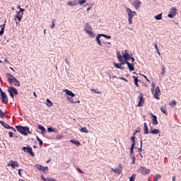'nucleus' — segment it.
<instances>
[{"label": "nucleus", "mask_w": 181, "mask_h": 181, "mask_svg": "<svg viewBox=\"0 0 181 181\" xmlns=\"http://www.w3.org/2000/svg\"><path fill=\"white\" fill-rule=\"evenodd\" d=\"M84 30L90 36V37H95V33L93 32V28L88 23L85 24Z\"/></svg>", "instance_id": "obj_1"}, {"label": "nucleus", "mask_w": 181, "mask_h": 181, "mask_svg": "<svg viewBox=\"0 0 181 181\" xmlns=\"http://www.w3.org/2000/svg\"><path fill=\"white\" fill-rule=\"evenodd\" d=\"M16 128L21 135H24L25 136H28V132L26 131H29V127L16 126Z\"/></svg>", "instance_id": "obj_2"}, {"label": "nucleus", "mask_w": 181, "mask_h": 181, "mask_svg": "<svg viewBox=\"0 0 181 181\" xmlns=\"http://www.w3.org/2000/svg\"><path fill=\"white\" fill-rule=\"evenodd\" d=\"M18 8L20 9L18 11L17 14L15 16V19H18V21H22V16H23V12H25V9L21 8V6H18Z\"/></svg>", "instance_id": "obj_3"}, {"label": "nucleus", "mask_w": 181, "mask_h": 181, "mask_svg": "<svg viewBox=\"0 0 181 181\" xmlns=\"http://www.w3.org/2000/svg\"><path fill=\"white\" fill-rule=\"evenodd\" d=\"M7 91L9 93L10 96L13 98V94L15 95H18V89L13 88V87H8Z\"/></svg>", "instance_id": "obj_4"}, {"label": "nucleus", "mask_w": 181, "mask_h": 181, "mask_svg": "<svg viewBox=\"0 0 181 181\" xmlns=\"http://www.w3.org/2000/svg\"><path fill=\"white\" fill-rule=\"evenodd\" d=\"M126 12L128 15L129 18H134V16H136V15H138L136 14V12L132 11V10L129 8H126Z\"/></svg>", "instance_id": "obj_5"}, {"label": "nucleus", "mask_w": 181, "mask_h": 181, "mask_svg": "<svg viewBox=\"0 0 181 181\" xmlns=\"http://www.w3.org/2000/svg\"><path fill=\"white\" fill-rule=\"evenodd\" d=\"M139 173H141V175H149V173H151V170L147 169L144 166H141L140 168L139 169Z\"/></svg>", "instance_id": "obj_6"}, {"label": "nucleus", "mask_w": 181, "mask_h": 181, "mask_svg": "<svg viewBox=\"0 0 181 181\" xmlns=\"http://www.w3.org/2000/svg\"><path fill=\"white\" fill-rule=\"evenodd\" d=\"M111 170L116 175H121L122 173V165L119 164L117 168H111Z\"/></svg>", "instance_id": "obj_7"}, {"label": "nucleus", "mask_w": 181, "mask_h": 181, "mask_svg": "<svg viewBox=\"0 0 181 181\" xmlns=\"http://www.w3.org/2000/svg\"><path fill=\"white\" fill-rule=\"evenodd\" d=\"M176 7H173L172 8H170V13L168 15V17L170 18L171 19L175 18V16H176Z\"/></svg>", "instance_id": "obj_8"}, {"label": "nucleus", "mask_w": 181, "mask_h": 181, "mask_svg": "<svg viewBox=\"0 0 181 181\" xmlns=\"http://www.w3.org/2000/svg\"><path fill=\"white\" fill-rule=\"evenodd\" d=\"M139 100V101L138 103L137 107H143L144 104H145V100H144V95H142V93H140Z\"/></svg>", "instance_id": "obj_9"}, {"label": "nucleus", "mask_w": 181, "mask_h": 181, "mask_svg": "<svg viewBox=\"0 0 181 181\" xmlns=\"http://www.w3.org/2000/svg\"><path fill=\"white\" fill-rule=\"evenodd\" d=\"M37 169H38V170H40L41 172H44V173H47V172H49V167H45L42 165H37Z\"/></svg>", "instance_id": "obj_10"}, {"label": "nucleus", "mask_w": 181, "mask_h": 181, "mask_svg": "<svg viewBox=\"0 0 181 181\" xmlns=\"http://www.w3.org/2000/svg\"><path fill=\"white\" fill-rule=\"evenodd\" d=\"M8 166H11L13 169H15V168H19V163H18V161L11 160L8 162Z\"/></svg>", "instance_id": "obj_11"}, {"label": "nucleus", "mask_w": 181, "mask_h": 181, "mask_svg": "<svg viewBox=\"0 0 181 181\" xmlns=\"http://www.w3.org/2000/svg\"><path fill=\"white\" fill-rule=\"evenodd\" d=\"M23 151H24V152H25L26 153H30L31 156H35V153H33V151H32L33 149L31 147H23Z\"/></svg>", "instance_id": "obj_12"}, {"label": "nucleus", "mask_w": 181, "mask_h": 181, "mask_svg": "<svg viewBox=\"0 0 181 181\" xmlns=\"http://www.w3.org/2000/svg\"><path fill=\"white\" fill-rule=\"evenodd\" d=\"M9 84H13L16 87H21V82L16 78H14L13 80L10 81Z\"/></svg>", "instance_id": "obj_13"}, {"label": "nucleus", "mask_w": 181, "mask_h": 181, "mask_svg": "<svg viewBox=\"0 0 181 181\" xmlns=\"http://www.w3.org/2000/svg\"><path fill=\"white\" fill-rule=\"evenodd\" d=\"M1 101L3 104H8V96L5 92H1Z\"/></svg>", "instance_id": "obj_14"}, {"label": "nucleus", "mask_w": 181, "mask_h": 181, "mask_svg": "<svg viewBox=\"0 0 181 181\" xmlns=\"http://www.w3.org/2000/svg\"><path fill=\"white\" fill-rule=\"evenodd\" d=\"M117 56L119 62H120V64L122 66L125 64L126 61L122 60V55H121V52L119 51H117Z\"/></svg>", "instance_id": "obj_15"}, {"label": "nucleus", "mask_w": 181, "mask_h": 181, "mask_svg": "<svg viewBox=\"0 0 181 181\" xmlns=\"http://www.w3.org/2000/svg\"><path fill=\"white\" fill-rule=\"evenodd\" d=\"M132 5L134 6L136 11H138V9L141 8V5H142V1H139L138 0L134 1Z\"/></svg>", "instance_id": "obj_16"}, {"label": "nucleus", "mask_w": 181, "mask_h": 181, "mask_svg": "<svg viewBox=\"0 0 181 181\" xmlns=\"http://www.w3.org/2000/svg\"><path fill=\"white\" fill-rule=\"evenodd\" d=\"M160 94V89L159 88V86H157L155 89V93H154V98H156V100H159V95Z\"/></svg>", "instance_id": "obj_17"}, {"label": "nucleus", "mask_w": 181, "mask_h": 181, "mask_svg": "<svg viewBox=\"0 0 181 181\" xmlns=\"http://www.w3.org/2000/svg\"><path fill=\"white\" fill-rule=\"evenodd\" d=\"M151 117H152V121H153V125H158V117L156 115L151 113Z\"/></svg>", "instance_id": "obj_18"}, {"label": "nucleus", "mask_w": 181, "mask_h": 181, "mask_svg": "<svg viewBox=\"0 0 181 181\" xmlns=\"http://www.w3.org/2000/svg\"><path fill=\"white\" fill-rule=\"evenodd\" d=\"M67 5H69V6H77V5H78V3L77 0H73L71 1H68Z\"/></svg>", "instance_id": "obj_19"}, {"label": "nucleus", "mask_w": 181, "mask_h": 181, "mask_svg": "<svg viewBox=\"0 0 181 181\" xmlns=\"http://www.w3.org/2000/svg\"><path fill=\"white\" fill-rule=\"evenodd\" d=\"M64 93H66L67 95H69L70 97H76V94L71 92V90H69L68 89H64Z\"/></svg>", "instance_id": "obj_20"}, {"label": "nucleus", "mask_w": 181, "mask_h": 181, "mask_svg": "<svg viewBox=\"0 0 181 181\" xmlns=\"http://www.w3.org/2000/svg\"><path fill=\"white\" fill-rule=\"evenodd\" d=\"M159 132H160V131L158 129H153L152 127L150 128L149 133L152 134L153 135H158V134H159Z\"/></svg>", "instance_id": "obj_21"}, {"label": "nucleus", "mask_w": 181, "mask_h": 181, "mask_svg": "<svg viewBox=\"0 0 181 181\" xmlns=\"http://www.w3.org/2000/svg\"><path fill=\"white\" fill-rule=\"evenodd\" d=\"M0 124L1 125H2V127H4V128H6V129H11V127L6 124V122L2 121V120H0Z\"/></svg>", "instance_id": "obj_22"}, {"label": "nucleus", "mask_w": 181, "mask_h": 181, "mask_svg": "<svg viewBox=\"0 0 181 181\" xmlns=\"http://www.w3.org/2000/svg\"><path fill=\"white\" fill-rule=\"evenodd\" d=\"M37 128H38V129H40V131H41L42 134H43V135H45V134H46V128H45V127L39 124L37 126Z\"/></svg>", "instance_id": "obj_23"}, {"label": "nucleus", "mask_w": 181, "mask_h": 181, "mask_svg": "<svg viewBox=\"0 0 181 181\" xmlns=\"http://www.w3.org/2000/svg\"><path fill=\"white\" fill-rule=\"evenodd\" d=\"M101 37V34H98L97 36H96V38H95V40L98 43V45H99V46H102V43H101V40H100V38Z\"/></svg>", "instance_id": "obj_24"}, {"label": "nucleus", "mask_w": 181, "mask_h": 181, "mask_svg": "<svg viewBox=\"0 0 181 181\" xmlns=\"http://www.w3.org/2000/svg\"><path fill=\"white\" fill-rule=\"evenodd\" d=\"M6 76L8 77V82L9 83L10 81H11L14 78L15 76H13V75L9 74V73H6Z\"/></svg>", "instance_id": "obj_25"}, {"label": "nucleus", "mask_w": 181, "mask_h": 181, "mask_svg": "<svg viewBox=\"0 0 181 181\" xmlns=\"http://www.w3.org/2000/svg\"><path fill=\"white\" fill-rule=\"evenodd\" d=\"M73 98L74 97H71H71H67L68 101H69L70 103H72V104H76V103H80L79 100H78L76 101L73 100Z\"/></svg>", "instance_id": "obj_26"}, {"label": "nucleus", "mask_w": 181, "mask_h": 181, "mask_svg": "<svg viewBox=\"0 0 181 181\" xmlns=\"http://www.w3.org/2000/svg\"><path fill=\"white\" fill-rule=\"evenodd\" d=\"M114 66L115 67H116L117 69H119L120 70H124V66H122V65L121 64H117L115 62H114Z\"/></svg>", "instance_id": "obj_27"}, {"label": "nucleus", "mask_w": 181, "mask_h": 181, "mask_svg": "<svg viewBox=\"0 0 181 181\" xmlns=\"http://www.w3.org/2000/svg\"><path fill=\"white\" fill-rule=\"evenodd\" d=\"M144 134L146 135H148V134H149V129L148 128V124H146V122H144Z\"/></svg>", "instance_id": "obj_28"}, {"label": "nucleus", "mask_w": 181, "mask_h": 181, "mask_svg": "<svg viewBox=\"0 0 181 181\" xmlns=\"http://www.w3.org/2000/svg\"><path fill=\"white\" fill-rule=\"evenodd\" d=\"M70 142L71 144H74V145H76V146H80V145H81V144H80V141H78V140L72 139L70 141Z\"/></svg>", "instance_id": "obj_29"}, {"label": "nucleus", "mask_w": 181, "mask_h": 181, "mask_svg": "<svg viewBox=\"0 0 181 181\" xmlns=\"http://www.w3.org/2000/svg\"><path fill=\"white\" fill-rule=\"evenodd\" d=\"M122 56L124 58H127V56H130L129 51L128 49H125L122 52Z\"/></svg>", "instance_id": "obj_30"}, {"label": "nucleus", "mask_w": 181, "mask_h": 181, "mask_svg": "<svg viewBox=\"0 0 181 181\" xmlns=\"http://www.w3.org/2000/svg\"><path fill=\"white\" fill-rule=\"evenodd\" d=\"M0 28H1V30L0 31V36H2V35H4V33L5 32V24L1 25Z\"/></svg>", "instance_id": "obj_31"}, {"label": "nucleus", "mask_w": 181, "mask_h": 181, "mask_svg": "<svg viewBox=\"0 0 181 181\" xmlns=\"http://www.w3.org/2000/svg\"><path fill=\"white\" fill-rule=\"evenodd\" d=\"M81 132H83L85 134H88V129H87V127H81L80 129Z\"/></svg>", "instance_id": "obj_32"}, {"label": "nucleus", "mask_w": 181, "mask_h": 181, "mask_svg": "<svg viewBox=\"0 0 181 181\" xmlns=\"http://www.w3.org/2000/svg\"><path fill=\"white\" fill-rule=\"evenodd\" d=\"M128 67H129V71H134L135 70L134 64H130Z\"/></svg>", "instance_id": "obj_33"}, {"label": "nucleus", "mask_w": 181, "mask_h": 181, "mask_svg": "<svg viewBox=\"0 0 181 181\" xmlns=\"http://www.w3.org/2000/svg\"><path fill=\"white\" fill-rule=\"evenodd\" d=\"M160 177H162V175H160V174H157L154 177L153 181H158L160 179Z\"/></svg>", "instance_id": "obj_34"}, {"label": "nucleus", "mask_w": 181, "mask_h": 181, "mask_svg": "<svg viewBox=\"0 0 181 181\" xmlns=\"http://www.w3.org/2000/svg\"><path fill=\"white\" fill-rule=\"evenodd\" d=\"M134 78V84L136 86V87H139V85L138 84V77H136L135 76H132Z\"/></svg>", "instance_id": "obj_35"}, {"label": "nucleus", "mask_w": 181, "mask_h": 181, "mask_svg": "<svg viewBox=\"0 0 181 181\" xmlns=\"http://www.w3.org/2000/svg\"><path fill=\"white\" fill-rule=\"evenodd\" d=\"M47 107H53V103H52V101H50V100L47 99Z\"/></svg>", "instance_id": "obj_36"}, {"label": "nucleus", "mask_w": 181, "mask_h": 181, "mask_svg": "<svg viewBox=\"0 0 181 181\" xmlns=\"http://www.w3.org/2000/svg\"><path fill=\"white\" fill-rule=\"evenodd\" d=\"M160 111L163 114H165V115H168V110H166L165 107H160Z\"/></svg>", "instance_id": "obj_37"}, {"label": "nucleus", "mask_w": 181, "mask_h": 181, "mask_svg": "<svg viewBox=\"0 0 181 181\" xmlns=\"http://www.w3.org/2000/svg\"><path fill=\"white\" fill-rule=\"evenodd\" d=\"M154 18L156 21H160L162 19V13L156 16Z\"/></svg>", "instance_id": "obj_38"}, {"label": "nucleus", "mask_w": 181, "mask_h": 181, "mask_svg": "<svg viewBox=\"0 0 181 181\" xmlns=\"http://www.w3.org/2000/svg\"><path fill=\"white\" fill-rule=\"evenodd\" d=\"M140 144H141V146L140 148H138V152L139 155H141V152H142V139H141Z\"/></svg>", "instance_id": "obj_39"}, {"label": "nucleus", "mask_w": 181, "mask_h": 181, "mask_svg": "<svg viewBox=\"0 0 181 181\" xmlns=\"http://www.w3.org/2000/svg\"><path fill=\"white\" fill-rule=\"evenodd\" d=\"M136 177V174H133L130 177H129V181H135V178Z\"/></svg>", "instance_id": "obj_40"}, {"label": "nucleus", "mask_w": 181, "mask_h": 181, "mask_svg": "<svg viewBox=\"0 0 181 181\" xmlns=\"http://www.w3.org/2000/svg\"><path fill=\"white\" fill-rule=\"evenodd\" d=\"M87 2V0H79L78 1V5H83V4H86Z\"/></svg>", "instance_id": "obj_41"}, {"label": "nucleus", "mask_w": 181, "mask_h": 181, "mask_svg": "<svg viewBox=\"0 0 181 181\" xmlns=\"http://www.w3.org/2000/svg\"><path fill=\"white\" fill-rule=\"evenodd\" d=\"M47 132H57V131L54 130V129H53L52 127H48L47 128Z\"/></svg>", "instance_id": "obj_42"}, {"label": "nucleus", "mask_w": 181, "mask_h": 181, "mask_svg": "<svg viewBox=\"0 0 181 181\" xmlns=\"http://www.w3.org/2000/svg\"><path fill=\"white\" fill-rule=\"evenodd\" d=\"M153 45H154V47H155L156 50L157 52H158L159 48L158 47V42H153Z\"/></svg>", "instance_id": "obj_43"}, {"label": "nucleus", "mask_w": 181, "mask_h": 181, "mask_svg": "<svg viewBox=\"0 0 181 181\" xmlns=\"http://www.w3.org/2000/svg\"><path fill=\"white\" fill-rule=\"evenodd\" d=\"M101 36L105 37L106 39H111V35H107L105 34H101Z\"/></svg>", "instance_id": "obj_44"}, {"label": "nucleus", "mask_w": 181, "mask_h": 181, "mask_svg": "<svg viewBox=\"0 0 181 181\" xmlns=\"http://www.w3.org/2000/svg\"><path fill=\"white\" fill-rule=\"evenodd\" d=\"M130 159H133V158H135V155H134V151H130Z\"/></svg>", "instance_id": "obj_45"}, {"label": "nucleus", "mask_w": 181, "mask_h": 181, "mask_svg": "<svg viewBox=\"0 0 181 181\" xmlns=\"http://www.w3.org/2000/svg\"><path fill=\"white\" fill-rule=\"evenodd\" d=\"M134 148H135V144L132 143L130 148V152H134Z\"/></svg>", "instance_id": "obj_46"}, {"label": "nucleus", "mask_w": 181, "mask_h": 181, "mask_svg": "<svg viewBox=\"0 0 181 181\" xmlns=\"http://www.w3.org/2000/svg\"><path fill=\"white\" fill-rule=\"evenodd\" d=\"M131 141H132V144H136V142H135V136H134L131 137Z\"/></svg>", "instance_id": "obj_47"}, {"label": "nucleus", "mask_w": 181, "mask_h": 181, "mask_svg": "<svg viewBox=\"0 0 181 181\" xmlns=\"http://www.w3.org/2000/svg\"><path fill=\"white\" fill-rule=\"evenodd\" d=\"M1 118H5V117H8V115H6V113H2L1 115Z\"/></svg>", "instance_id": "obj_48"}, {"label": "nucleus", "mask_w": 181, "mask_h": 181, "mask_svg": "<svg viewBox=\"0 0 181 181\" xmlns=\"http://www.w3.org/2000/svg\"><path fill=\"white\" fill-rule=\"evenodd\" d=\"M161 70H162L161 74H164L165 71V65L162 66V69Z\"/></svg>", "instance_id": "obj_49"}, {"label": "nucleus", "mask_w": 181, "mask_h": 181, "mask_svg": "<svg viewBox=\"0 0 181 181\" xmlns=\"http://www.w3.org/2000/svg\"><path fill=\"white\" fill-rule=\"evenodd\" d=\"M38 142H39L40 146H43V141H42V139H40L38 140Z\"/></svg>", "instance_id": "obj_50"}, {"label": "nucleus", "mask_w": 181, "mask_h": 181, "mask_svg": "<svg viewBox=\"0 0 181 181\" xmlns=\"http://www.w3.org/2000/svg\"><path fill=\"white\" fill-rule=\"evenodd\" d=\"M131 59V55L127 56L126 58H124L125 62H128Z\"/></svg>", "instance_id": "obj_51"}, {"label": "nucleus", "mask_w": 181, "mask_h": 181, "mask_svg": "<svg viewBox=\"0 0 181 181\" xmlns=\"http://www.w3.org/2000/svg\"><path fill=\"white\" fill-rule=\"evenodd\" d=\"M54 26H56V25H54V21L52 22L51 28H52V29L54 28Z\"/></svg>", "instance_id": "obj_52"}, {"label": "nucleus", "mask_w": 181, "mask_h": 181, "mask_svg": "<svg viewBox=\"0 0 181 181\" xmlns=\"http://www.w3.org/2000/svg\"><path fill=\"white\" fill-rule=\"evenodd\" d=\"M8 135H9L10 138H12L13 136V133L12 132H9Z\"/></svg>", "instance_id": "obj_53"}, {"label": "nucleus", "mask_w": 181, "mask_h": 181, "mask_svg": "<svg viewBox=\"0 0 181 181\" xmlns=\"http://www.w3.org/2000/svg\"><path fill=\"white\" fill-rule=\"evenodd\" d=\"M120 80H124V81H126V83H128V80L124 77H119Z\"/></svg>", "instance_id": "obj_54"}, {"label": "nucleus", "mask_w": 181, "mask_h": 181, "mask_svg": "<svg viewBox=\"0 0 181 181\" xmlns=\"http://www.w3.org/2000/svg\"><path fill=\"white\" fill-rule=\"evenodd\" d=\"M132 165H135L136 158L134 157V158H132Z\"/></svg>", "instance_id": "obj_55"}, {"label": "nucleus", "mask_w": 181, "mask_h": 181, "mask_svg": "<svg viewBox=\"0 0 181 181\" xmlns=\"http://www.w3.org/2000/svg\"><path fill=\"white\" fill-rule=\"evenodd\" d=\"M132 19H133V18H129V25H132V23H133Z\"/></svg>", "instance_id": "obj_56"}, {"label": "nucleus", "mask_w": 181, "mask_h": 181, "mask_svg": "<svg viewBox=\"0 0 181 181\" xmlns=\"http://www.w3.org/2000/svg\"><path fill=\"white\" fill-rule=\"evenodd\" d=\"M77 170H78V172H79L80 173H84V172H83V170H81V169H80V168H77Z\"/></svg>", "instance_id": "obj_57"}, {"label": "nucleus", "mask_w": 181, "mask_h": 181, "mask_svg": "<svg viewBox=\"0 0 181 181\" xmlns=\"http://www.w3.org/2000/svg\"><path fill=\"white\" fill-rule=\"evenodd\" d=\"M45 181H52V177H47Z\"/></svg>", "instance_id": "obj_58"}, {"label": "nucleus", "mask_w": 181, "mask_h": 181, "mask_svg": "<svg viewBox=\"0 0 181 181\" xmlns=\"http://www.w3.org/2000/svg\"><path fill=\"white\" fill-rule=\"evenodd\" d=\"M130 59H131L132 63H134V62H135V58H134L133 57H131Z\"/></svg>", "instance_id": "obj_59"}, {"label": "nucleus", "mask_w": 181, "mask_h": 181, "mask_svg": "<svg viewBox=\"0 0 181 181\" xmlns=\"http://www.w3.org/2000/svg\"><path fill=\"white\" fill-rule=\"evenodd\" d=\"M138 132H139V130H135V132L133 134L134 136H135Z\"/></svg>", "instance_id": "obj_60"}, {"label": "nucleus", "mask_w": 181, "mask_h": 181, "mask_svg": "<svg viewBox=\"0 0 181 181\" xmlns=\"http://www.w3.org/2000/svg\"><path fill=\"white\" fill-rule=\"evenodd\" d=\"M15 21H16V25H19L21 21H19V20L16 21V18H15Z\"/></svg>", "instance_id": "obj_61"}, {"label": "nucleus", "mask_w": 181, "mask_h": 181, "mask_svg": "<svg viewBox=\"0 0 181 181\" xmlns=\"http://www.w3.org/2000/svg\"><path fill=\"white\" fill-rule=\"evenodd\" d=\"M93 91H94L97 94H100V92L98 90H95V89H93Z\"/></svg>", "instance_id": "obj_62"}, {"label": "nucleus", "mask_w": 181, "mask_h": 181, "mask_svg": "<svg viewBox=\"0 0 181 181\" xmlns=\"http://www.w3.org/2000/svg\"><path fill=\"white\" fill-rule=\"evenodd\" d=\"M41 178L42 179V180L45 181V180H46V178L45 177V176L43 175H41Z\"/></svg>", "instance_id": "obj_63"}, {"label": "nucleus", "mask_w": 181, "mask_h": 181, "mask_svg": "<svg viewBox=\"0 0 181 181\" xmlns=\"http://www.w3.org/2000/svg\"><path fill=\"white\" fill-rule=\"evenodd\" d=\"M125 64H127V66H129L131 64V63H129V62H128V61H126Z\"/></svg>", "instance_id": "obj_64"}]
</instances>
